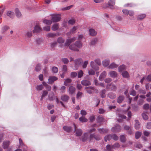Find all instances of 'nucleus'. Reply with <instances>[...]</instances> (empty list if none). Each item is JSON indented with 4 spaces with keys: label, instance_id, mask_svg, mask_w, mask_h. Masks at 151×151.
I'll use <instances>...</instances> for the list:
<instances>
[{
    "label": "nucleus",
    "instance_id": "nucleus-1",
    "mask_svg": "<svg viewBox=\"0 0 151 151\" xmlns=\"http://www.w3.org/2000/svg\"><path fill=\"white\" fill-rule=\"evenodd\" d=\"M74 127V132L75 135L77 136H81L83 133L82 130L81 129L76 128V125L75 124H73Z\"/></svg>",
    "mask_w": 151,
    "mask_h": 151
},
{
    "label": "nucleus",
    "instance_id": "nucleus-2",
    "mask_svg": "<svg viewBox=\"0 0 151 151\" xmlns=\"http://www.w3.org/2000/svg\"><path fill=\"white\" fill-rule=\"evenodd\" d=\"M61 19L60 15L58 14L53 15L52 17V20L53 22H58Z\"/></svg>",
    "mask_w": 151,
    "mask_h": 151
},
{
    "label": "nucleus",
    "instance_id": "nucleus-3",
    "mask_svg": "<svg viewBox=\"0 0 151 151\" xmlns=\"http://www.w3.org/2000/svg\"><path fill=\"white\" fill-rule=\"evenodd\" d=\"M111 130L114 132H119L121 130V127L119 125L116 124L111 128Z\"/></svg>",
    "mask_w": 151,
    "mask_h": 151
},
{
    "label": "nucleus",
    "instance_id": "nucleus-4",
    "mask_svg": "<svg viewBox=\"0 0 151 151\" xmlns=\"http://www.w3.org/2000/svg\"><path fill=\"white\" fill-rule=\"evenodd\" d=\"M76 88L73 86H70L68 90V92L69 95H72L75 94Z\"/></svg>",
    "mask_w": 151,
    "mask_h": 151
},
{
    "label": "nucleus",
    "instance_id": "nucleus-5",
    "mask_svg": "<svg viewBox=\"0 0 151 151\" xmlns=\"http://www.w3.org/2000/svg\"><path fill=\"white\" fill-rule=\"evenodd\" d=\"M93 138L96 140H99L101 139L99 135L92 134L90 135L89 136V141H91Z\"/></svg>",
    "mask_w": 151,
    "mask_h": 151
},
{
    "label": "nucleus",
    "instance_id": "nucleus-6",
    "mask_svg": "<svg viewBox=\"0 0 151 151\" xmlns=\"http://www.w3.org/2000/svg\"><path fill=\"white\" fill-rule=\"evenodd\" d=\"M58 78L55 76H50L48 79L47 83L49 84H52L55 81L57 80Z\"/></svg>",
    "mask_w": 151,
    "mask_h": 151
},
{
    "label": "nucleus",
    "instance_id": "nucleus-7",
    "mask_svg": "<svg viewBox=\"0 0 151 151\" xmlns=\"http://www.w3.org/2000/svg\"><path fill=\"white\" fill-rule=\"evenodd\" d=\"M139 97L140 98V99L137 102V104L139 105H141L144 103V99L146 98V96L145 95H140Z\"/></svg>",
    "mask_w": 151,
    "mask_h": 151
},
{
    "label": "nucleus",
    "instance_id": "nucleus-8",
    "mask_svg": "<svg viewBox=\"0 0 151 151\" xmlns=\"http://www.w3.org/2000/svg\"><path fill=\"white\" fill-rule=\"evenodd\" d=\"M76 40V38L74 37L72 38L67 40L65 43V46H68L72 42H73Z\"/></svg>",
    "mask_w": 151,
    "mask_h": 151
},
{
    "label": "nucleus",
    "instance_id": "nucleus-9",
    "mask_svg": "<svg viewBox=\"0 0 151 151\" xmlns=\"http://www.w3.org/2000/svg\"><path fill=\"white\" fill-rule=\"evenodd\" d=\"M89 135L87 133H83L81 137V140L83 142L86 141L88 139Z\"/></svg>",
    "mask_w": 151,
    "mask_h": 151
},
{
    "label": "nucleus",
    "instance_id": "nucleus-10",
    "mask_svg": "<svg viewBox=\"0 0 151 151\" xmlns=\"http://www.w3.org/2000/svg\"><path fill=\"white\" fill-rule=\"evenodd\" d=\"M10 145V141L9 140H5L3 143L2 146L4 149L8 148Z\"/></svg>",
    "mask_w": 151,
    "mask_h": 151
},
{
    "label": "nucleus",
    "instance_id": "nucleus-11",
    "mask_svg": "<svg viewBox=\"0 0 151 151\" xmlns=\"http://www.w3.org/2000/svg\"><path fill=\"white\" fill-rule=\"evenodd\" d=\"M85 89L86 90L87 92L90 94H92L93 91L94 90V88L92 86H89L85 88Z\"/></svg>",
    "mask_w": 151,
    "mask_h": 151
},
{
    "label": "nucleus",
    "instance_id": "nucleus-12",
    "mask_svg": "<svg viewBox=\"0 0 151 151\" xmlns=\"http://www.w3.org/2000/svg\"><path fill=\"white\" fill-rule=\"evenodd\" d=\"M90 66L91 68L95 71L98 70L99 69V67L94 64L93 61H91L90 63Z\"/></svg>",
    "mask_w": 151,
    "mask_h": 151
},
{
    "label": "nucleus",
    "instance_id": "nucleus-13",
    "mask_svg": "<svg viewBox=\"0 0 151 151\" xmlns=\"http://www.w3.org/2000/svg\"><path fill=\"white\" fill-rule=\"evenodd\" d=\"M106 73L105 71H103L101 74L99 78V80L101 81L103 80L104 78L106 77Z\"/></svg>",
    "mask_w": 151,
    "mask_h": 151
},
{
    "label": "nucleus",
    "instance_id": "nucleus-14",
    "mask_svg": "<svg viewBox=\"0 0 151 151\" xmlns=\"http://www.w3.org/2000/svg\"><path fill=\"white\" fill-rule=\"evenodd\" d=\"M110 63V60L109 59H106L102 61V64L105 67L108 66Z\"/></svg>",
    "mask_w": 151,
    "mask_h": 151
},
{
    "label": "nucleus",
    "instance_id": "nucleus-15",
    "mask_svg": "<svg viewBox=\"0 0 151 151\" xmlns=\"http://www.w3.org/2000/svg\"><path fill=\"white\" fill-rule=\"evenodd\" d=\"M75 45L76 47L78 48H81L82 47V43L79 41H76L75 43Z\"/></svg>",
    "mask_w": 151,
    "mask_h": 151
},
{
    "label": "nucleus",
    "instance_id": "nucleus-16",
    "mask_svg": "<svg viewBox=\"0 0 151 151\" xmlns=\"http://www.w3.org/2000/svg\"><path fill=\"white\" fill-rule=\"evenodd\" d=\"M82 85L85 86H89L91 85V83L89 81L87 80H84L81 81Z\"/></svg>",
    "mask_w": 151,
    "mask_h": 151
},
{
    "label": "nucleus",
    "instance_id": "nucleus-17",
    "mask_svg": "<svg viewBox=\"0 0 151 151\" xmlns=\"http://www.w3.org/2000/svg\"><path fill=\"white\" fill-rule=\"evenodd\" d=\"M109 8L111 9H113L114 6L115 4V0H110L109 2Z\"/></svg>",
    "mask_w": 151,
    "mask_h": 151
},
{
    "label": "nucleus",
    "instance_id": "nucleus-18",
    "mask_svg": "<svg viewBox=\"0 0 151 151\" xmlns=\"http://www.w3.org/2000/svg\"><path fill=\"white\" fill-rule=\"evenodd\" d=\"M109 76L112 78H115L117 76V73L114 71H110L109 73Z\"/></svg>",
    "mask_w": 151,
    "mask_h": 151
},
{
    "label": "nucleus",
    "instance_id": "nucleus-19",
    "mask_svg": "<svg viewBox=\"0 0 151 151\" xmlns=\"http://www.w3.org/2000/svg\"><path fill=\"white\" fill-rule=\"evenodd\" d=\"M69 48L70 50L75 51H78L79 50L75 46V44L70 45Z\"/></svg>",
    "mask_w": 151,
    "mask_h": 151
},
{
    "label": "nucleus",
    "instance_id": "nucleus-20",
    "mask_svg": "<svg viewBox=\"0 0 151 151\" xmlns=\"http://www.w3.org/2000/svg\"><path fill=\"white\" fill-rule=\"evenodd\" d=\"M135 123L134 124V128L137 130L139 129L140 128V124L139 121L137 120H135Z\"/></svg>",
    "mask_w": 151,
    "mask_h": 151
},
{
    "label": "nucleus",
    "instance_id": "nucleus-21",
    "mask_svg": "<svg viewBox=\"0 0 151 151\" xmlns=\"http://www.w3.org/2000/svg\"><path fill=\"white\" fill-rule=\"evenodd\" d=\"M41 30V29L40 27L39 26L36 25L35 26L34 29L33 30V32L34 33H37L40 32Z\"/></svg>",
    "mask_w": 151,
    "mask_h": 151
},
{
    "label": "nucleus",
    "instance_id": "nucleus-22",
    "mask_svg": "<svg viewBox=\"0 0 151 151\" xmlns=\"http://www.w3.org/2000/svg\"><path fill=\"white\" fill-rule=\"evenodd\" d=\"M89 34L93 36H95L97 34V32L93 29H90L89 30Z\"/></svg>",
    "mask_w": 151,
    "mask_h": 151
},
{
    "label": "nucleus",
    "instance_id": "nucleus-23",
    "mask_svg": "<svg viewBox=\"0 0 151 151\" xmlns=\"http://www.w3.org/2000/svg\"><path fill=\"white\" fill-rule=\"evenodd\" d=\"M118 66V65L114 63H111L108 66V68L109 69H114L116 68Z\"/></svg>",
    "mask_w": 151,
    "mask_h": 151
},
{
    "label": "nucleus",
    "instance_id": "nucleus-24",
    "mask_svg": "<svg viewBox=\"0 0 151 151\" xmlns=\"http://www.w3.org/2000/svg\"><path fill=\"white\" fill-rule=\"evenodd\" d=\"M63 128L67 132H70L72 130V127L70 126H65L63 127Z\"/></svg>",
    "mask_w": 151,
    "mask_h": 151
},
{
    "label": "nucleus",
    "instance_id": "nucleus-25",
    "mask_svg": "<svg viewBox=\"0 0 151 151\" xmlns=\"http://www.w3.org/2000/svg\"><path fill=\"white\" fill-rule=\"evenodd\" d=\"M59 28V25L58 23H55L52 25V29L53 31L57 30Z\"/></svg>",
    "mask_w": 151,
    "mask_h": 151
},
{
    "label": "nucleus",
    "instance_id": "nucleus-26",
    "mask_svg": "<svg viewBox=\"0 0 151 151\" xmlns=\"http://www.w3.org/2000/svg\"><path fill=\"white\" fill-rule=\"evenodd\" d=\"M122 75L124 78H128L129 77V74L126 71L123 72L122 73Z\"/></svg>",
    "mask_w": 151,
    "mask_h": 151
},
{
    "label": "nucleus",
    "instance_id": "nucleus-27",
    "mask_svg": "<svg viewBox=\"0 0 151 151\" xmlns=\"http://www.w3.org/2000/svg\"><path fill=\"white\" fill-rule=\"evenodd\" d=\"M69 97L67 95H65L61 96V99L64 101H67L69 100Z\"/></svg>",
    "mask_w": 151,
    "mask_h": 151
},
{
    "label": "nucleus",
    "instance_id": "nucleus-28",
    "mask_svg": "<svg viewBox=\"0 0 151 151\" xmlns=\"http://www.w3.org/2000/svg\"><path fill=\"white\" fill-rule=\"evenodd\" d=\"M54 93L51 92L49 93L48 95L49 99L50 101H52L54 100Z\"/></svg>",
    "mask_w": 151,
    "mask_h": 151
},
{
    "label": "nucleus",
    "instance_id": "nucleus-29",
    "mask_svg": "<svg viewBox=\"0 0 151 151\" xmlns=\"http://www.w3.org/2000/svg\"><path fill=\"white\" fill-rule=\"evenodd\" d=\"M48 94V92L46 91H44L42 92V95L41 96L40 101H42L43 98Z\"/></svg>",
    "mask_w": 151,
    "mask_h": 151
},
{
    "label": "nucleus",
    "instance_id": "nucleus-30",
    "mask_svg": "<svg viewBox=\"0 0 151 151\" xmlns=\"http://www.w3.org/2000/svg\"><path fill=\"white\" fill-rule=\"evenodd\" d=\"M98 131L101 134H104L106 133L108 131L107 129H98Z\"/></svg>",
    "mask_w": 151,
    "mask_h": 151
},
{
    "label": "nucleus",
    "instance_id": "nucleus-31",
    "mask_svg": "<svg viewBox=\"0 0 151 151\" xmlns=\"http://www.w3.org/2000/svg\"><path fill=\"white\" fill-rule=\"evenodd\" d=\"M19 147L20 148H22L23 151H27V147L25 145L24 143L20 144L19 145Z\"/></svg>",
    "mask_w": 151,
    "mask_h": 151
},
{
    "label": "nucleus",
    "instance_id": "nucleus-32",
    "mask_svg": "<svg viewBox=\"0 0 151 151\" xmlns=\"http://www.w3.org/2000/svg\"><path fill=\"white\" fill-rule=\"evenodd\" d=\"M126 67L124 65H120L118 68L119 72H122L123 70L126 69Z\"/></svg>",
    "mask_w": 151,
    "mask_h": 151
},
{
    "label": "nucleus",
    "instance_id": "nucleus-33",
    "mask_svg": "<svg viewBox=\"0 0 151 151\" xmlns=\"http://www.w3.org/2000/svg\"><path fill=\"white\" fill-rule=\"evenodd\" d=\"M15 12L16 16L18 17H20L22 16V14L20 12L19 9L17 8H16L15 9Z\"/></svg>",
    "mask_w": 151,
    "mask_h": 151
},
{
    "label": "nucleus",
    "instance_id": "nucleus-34",
    "mask_svg": "<svg viewBox=\"0 0 151 151\" xmlns=\"http://www.w3.org/2000/svg\"><path fill=\"white\" fill-rule=\"evenodd\" d=\"M108 96L111 99H114L116 97V95L112 92L109 93L108 94Z\"/></svg>",
    "mask_w": 151,
    "mask_h": 151
},
{
    "label": "nucleus",
    "instance_id": "nucleus-35",
    "mask_svg": "<svg viewBox=\"0 0 151 151\" xmlns=\"http://www.w3.org/2000/svg\"><path fill=\"white\" fill-rule=\"evenodd\" d=\"M7 15L11 18H13L14 16V13L13 12L9 11L7 13Z\"/></svg>",
    "mask_w": 151,
    "mask_h": 151
},
{
    "label": "nucleus",
    "instance_id": "nucleus-36",
    "mask_svg": "<svg viewBox=\"0 0 151 151\" xmlns=\"http://www.w3.org/2000/svg\"><path fill=\"white\" fill-rule=\"evenodd\" d=\"M82 61V60L81 58L76 59L74 61L75 65H79L80 64Z\"/></svg>",
    "mask_w": 151,
    "mask_h": 151
},
{
    "label": "nucleus",
    "instance_id": "nucleus-37",
    "mask_svg": "<svg viewBox=\"0 0 151 151\" xmlns=\"http://www.w3.org/2000/svg\"><path fill=\"white\" fill-rule=\"evenodd\" d=\"M52 20L45 19L43 20V23L48 25H50L52 23Z\"/></svg>",
    "mask_w": 151,
    "mask_h": 151
},
{
    "label": "nucleus",
    "instance_id": "nucleus-38",
    "mask_svg": "<svg viewBox=\"0 0 151 151\" xmlns=\"http://www.w3.org/2000/svg\"><path fill=\"white\" fill-rule=\"evenodd\" d=\"M120 141L122 142H124L126 141V138L124 135H121L120 136Z\"/></svg>",
    "mask_w": 151,
    "mask_h": 151
},
{
    "label": "nucleus",
    "instance_id": "nucleus-39",
    "mask_svg": "<svg viewBox=\"0 0 151 151\" xmlns=\"http://www.w3.org/2000/svg\"><path fill=\"white\" fill-rule=\"evenodd\" d=\"M124 97L122 96H119L117 99V102L119 103H121L123 101Z\"/></svg>",
    "mask_w": 151,
    "mask_h": 151
},
{
    "label": "nucleus",
    "instance_id": "nucleus-40",
    "mask_svg": "<svg viewBox=\"0 0 151 151\" xmlns=\"http://www.w3.org/2000/svg\"><path fill=\"white\" fill-rule=\"evenodd\" d=\"M141 134L142 133L141 132H139L138 131L136 132L135 134L136 139H139L141 136Z\"/></svg>",
    "mask_w": 151,
    "mask_h": 151
},
{
    "label": "nucleus",
    "instance_id": "nucleus-41",
    "mask_svg": "<svg viewBox=\"0 0 151 151\" xmlns=\"http://www.w3.org/2000/svg\"><path fill=\"white\" fill-rule=\"evenodd\" d=\"M146 15L145 14H141L138 15L137 16V18L139 19H142L145 18Z\"/></svg>",
    "mask_w": 151,
    "mask_h": 151
},
{
    "label": "nucleus",
    "instance_id": "nucleus-42",
    "mask_svg": "<svg viewBox=\"0 0 151 151\" xmlns=\"http://www.w3.org/2000/svg\"><path fill=\"white\" fill-rule=\"evenodd\" d=\"M111 139H112L111 134L107 135L104 137V140L106 142H107L108 140H110Z\"/></svg>",
    "mask_w": 151,
    "mask_h": 151
},
{
    "label": "nucleus",
    "instance_id": "nucleus-43",
    "mask_svg": "<svg viewBox=\"0 0 151 151\" xmlns=\"http://www.w3.org/2000/svg\"><path fill=\"white\" fill-rule=\"evenodd\" d=\"M95 70L92 68L88 70V74L90 75H93L95 74Z\"/></svg>",
    "mask_w": 151,
    "mask_h": 151
},
{
    "label": "nucleus",
    "instance_id": "nucleus-44",
    "mask_svg": "<svg viewBox=\"0 0 151 151\" xmlns=\"http://www.w3.org/2000/svg\"><path fill=\"white\" fill-rule=\"evenodd\" d=\"M106 90H102L100 93V94L101 97L102 98H104L106 96L105 93Z\"/></svg>",
    "mask_w": 151,
    "mask_h": 151
},
{
    "label": "nucleus",
    "instance_id": "nucleus-45",
    "mask_svg": "<svg viewBox=\"0 0 151 151\" xmlns=\"http://www.w3.org/2000/svg\"><path fill=\"white\" fill-rule=\"evenodd\" d=\"M57 41L58 43L60 44L63 43L65 41V40L62 37H59L58 38Z\"/></svg>",
    "mask_w": 151,
    "mask_h": 151
},
{
    "label": "nucleus",
    "instance_id": "nucleus-46",
    "mask_svg": "<svg viewBox=\"0 0 151 151\" xmlns=\"http://www.w3.org/2000/svg\"><path fill=\"white\" fill-rule=\"evenodd\" d=\"M41 65L40 64H37L35 67V70L36 71H39L41 69Z\"/></svg>",
    "mask_w": 151,
    "mask_h": 151
},
{
    "label": "nucleus",
    "instance_id": "nucleus-47",
    "mask_svg": "<svg viewBox=\"0 0 151 151\" xmlns=\"http://www.w3.org/2000/svg\"><path fill=\"white\" fill-rule=\"evenodd\" d=\"M72 81V80L70 78H67L65 80V81L64 82V84L66 86L68 85V83H71Z\"/></svg>",
    "mask_w": 151,
    "mask_h": 151
},
{
    "label": "nucleus",
    "instance_id": "nucleus-48",
    "mask_svg": "<svg viewBox=\"0 0 151 151\" xmlns=\"http://www.w3.org/2000/svg\"><path fill=\"white\" fill-rule=\"evenodd\" d=\"M83 73L82 70H80L78 73V78H81L83 75Z\"/></svg>",
    "mask_w": 151,
    "mask_h": 151
},
{
    "label": "nucleus",
    "instance_id": "nucleus-49",
    "mask_svg": "<svg viewBox=\"0 0 151 151\" xmlns=\"http://www.w3.org/2000/svg\"><path fill=\"white\" fill-rule=\"evenodd\" d=\"M120 145L117 142H116L114 144L112 145V148H119V147Z\"/></svg>",
    "mask_w": 151,
    "mask_h": 151
},
{
    "label": "nucleus",
    "instance_id": "nucleus-50",
    "mask_svg": "<svg viewBox=\"0 0 151 151\" xmlns=\"http://www.w3.org/2000/svg\"><path fill=\"white\" fill-rule=\"evenodd\" d=\"M79 120L80 121L82 122H86L87 121V119L85 117L82 116L79 118Z\"/></svg>",
    "mask_w": 151,
    "mask_h": 151
},
{
    "label": "nucleus",
    "instance_id": "nucleus-51",
    "mask_svg": "<svg viewBox=\"0 0 151 151\" xmlns=\"http://www.w3.org/2000/svg\"><path fill=\"white\" fill-rule=\"evenodd\" d=\"M88 64V61L86 60L84 61L82 64V67L83 68H86L87 65Z\"/></svg>",
    "mask_w": 151,
    "mask_h": 151
},
{
    "label": "nucleus",
    "instance_id": "nucleus-52",
    "mask_svg": "<svg viewBox=\"0 0 151 151\" xmlns=\"http://www.w3.org/2000/svg\"><path fill=\"white\" fill-rule=\"evenodd\" d=\"M36 41L37 44H40L42 42L43 39L42 38H38L36 39Z\"/></svg>",
    "mask_w": 151,
    "mask_h": 151
},
{
    "label": "nucleus",
    "instance_id": "nucleus-53",
    "mask_svg": "<svg viewBox=\"0 0 151 151\" xmlns=\"http://www.w3.org/2000/svg\"><path fill=\"white\" fill-rule=\"evenodd\" d=\"M78 28L77 26L73 27L72 29H70V32L72 33H75Z\"/></svg>",
    "mask_w": 151,
    "mask_h": 151
},
{
    "label": "nucleus",
    "instance_id": "nucleus-54",
    "mask_svg": "<svg viewBox=\"0 0 151 151\" xmlns=\"http://www.w3.org/2000/svg\"><path fill=\"white\" fill-rule=\"evenodd\" d=\"M112 139H113L114 140L117 141L119 139L118 137L115 134H113L111 135Z\"/></svg>",
    "mask_w": 151,
    "mask_h": 151
},
{
    "label": "nucleus",
    "instance_id": "nucleus-55",
    "mask_svg": "<svg viewBox=\"0 0 151 151\" xmlns=\"http://www.w3.org/2000/svg\"><path fill=\"white\" fill-rule=\"evenodd\" d=\"M142 116L143 119L144 120H147L148 119V116L145 113H143L142 114Z\"/></svg>",
    "mask_w": 151,
    "mask_h": 151
},
{
    "label": "nucleus",
    "instance_id": "nucleus-56",
    "mask_svg": "<svg viewBox=\"0 0 151 151\" xmlns=\"http://www.w3.org/2000/svg\"><path fill=\"white\" fill-rule=\"evenodd\" d=\"M83 94V93L80 91H78L76 94V98L78 99L81 98Z\"/></svg>",
    "mask_w": 151,
    "mask_h": 151
},
{
    "label": "nucleus",
    "instance_id": "nucleus-57",
    "mask_svg": "<svg viewBox=\"0 0 151 151\" xmlns=\"http://www.w3.org/2000/svg\"><path fill=\"white\" fill-rule=\"evenodd\" d=\"M52 72L55 73H57L58 71V68L56 67H52Z\"/></svg>",
    "mask_w": 151,
    "mask_h": 151
},
{
    "label": "nucleus",
    "instance_id": "nucleus-58",
    "mask_svg": "<svg viewBox=\"0 0 151 151\" xmlns=\"http://www.w3.org/2000/svg\"><path fill=\"white\" fill-rule=\"evenodd\" d=\"M106 151H111L112 146H111L109 145H108L106 147Z\"/></svg>",
    "mask_w": 151,
    "mask_h": 151
},
{
    "label": "nucleus",
    "instance_id": "nucleus-59",
    "mask_svg": "<svg viewBox=\"0 0 151 151\" xmlns=\"http://www.w3.org/2000/svg\"><path fill=\"white\" fill-rule=\"evenodd\" d=\"M56 34H55L49 33L47 35V37H52L55 36Z\"/></svg>",
    "mask_w": 151,
    "mask_h": 151
},
{
    "label": "nucleus",
    "instance_id": "nucleus-60",
    "mask_svg": "<svg viewBox=\"0 0 151 151\" xmlns=\"http://www.w3.org/2000/svg\"><path fill=\"white\" fill-rule=\"evenodd\" d=\"M44 87L41 84L39 85H38L36 87V89L37 90H42Z\"/></svg>",
    "mask_w": 151,
    "mask_h": 151
},
{
    "label": "nucleus",
    "instance_id": "nucleus-61",
    "mask_svg": "<svg viewBox=\"0 0 151 151\" xmlns=\"http://www.w3.org/2000/svg\"><path fill=\"white\" fill-rule=\"evenodd\" d=\"M62 61L64 63V64H67L69 62L67 58H63L61 59Z\"/></svg>",
    "mask_w": 151,
    "mask_h": 151
},
{
    "label": "nucleus",
    "instance_id": "nucleus-62",
    "mask_svg": "<svg viewBox=\"0 0 151 151\" xmlns=\"http://www.w3.org/2000/svg\"><path fill=\"white\" fill-rule=\"evenodd\" d=\"M151 132H150L145 131L143 132V134L144 136L146 137H148L150 135Z\"/></svg>",
    "mask_w": 151,
    "mask_h": 151
},
{
    "label": "nucleus",
    "instance_id": "nucleus-63",
    "mask_svg": "<svg viewBox=\"0 0 151 151\" xmlns=\"http://www.w3.org/2000/svg\"><path fill=\"white\" fill-rule=\"evenodd\" d=\"M65 89L66 87L65 86H62L60 89V92L62 93H64L65 90Z\"/></svg>",
    "mask_w": 151,
    "mask_h": 151
},
{
    "label": "nucleus",
    "instance_id": "nucleus-64",
    "mask_svg": "<svg viewBox=\"0 0 151 151\" xmlns=\"http://www.w3.org/2000/svg\"><path fill=\"white\" fill-rule=\"evenodd\" d=\"M146 127L147 129H151V122H148L146 126Z\"/></svg>",
    "mask_w": 151,
    "mask_h": 151
}]
</instances>
